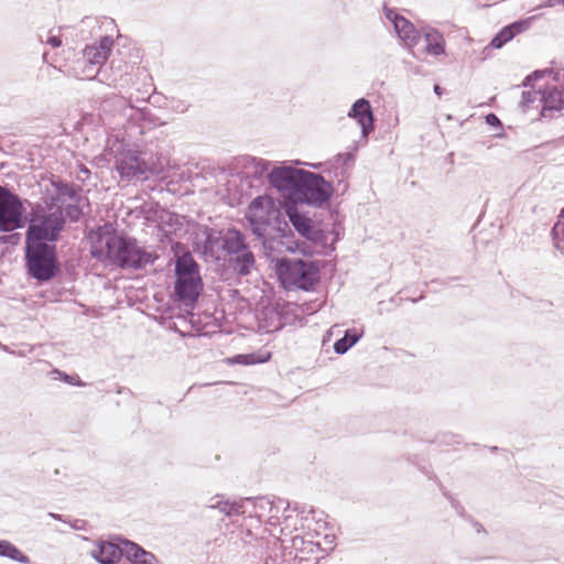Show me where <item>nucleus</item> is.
<instances>
[{"label": "nucleus", "instance_id": "20e7f679", "mask_svg": "<svg viewBox=\"0 0 564 564\" xmlns=\"http://www.w3.org/2000/svg\"><path fill=\"white\" fill-rule=\"evenodd\" d=\"M275 272L286 289L310 291L319 281V267L314 261L280 259Z\"/></svg>", "mask_w": 564, "mask_h": 564}, {"label": "nucleus", "instance_id": "2eb2a0df", "mask_svg": "<svg viewBox=\"0 0 564 564\" xmlns=\"http://www.w3.org/2000/svg\"><path fill=\"white\" fill-rule=\"evenodd\" d=\"M348 116L356 119L361 127L362 137L367 135L373 130V116L370 102L364 98L358 99L351 107Z\"/></svg>", "mask_w": 564, "mask_h": 564}, {"label": "nucleus", "instance_id": "c85d7f7f", "mask_svg": "<svg viewBox=\"0 0 564 564\" xmlns=\"http://www.w3.org/2000/svg\"><path fill=\"white\" fill-rule=\"evenodd\" d=\"M0 555L10 557L20 563L29 562V557L8 541H0Z\"/></svg>", "mask_w": 564, "mask_h": 564}, {"label": "nucleus", "instance_id": "393cba45", "mask_svg": "<svg viewBox=\"0 0 564 564\" xmlns=\"http://www.w3.org/2000/svg\"><path fill=\"white\" fill-rule=\"evenodd\" d=\"M522 30L521 24H511L506 28H503L490 42V46L494 48H500L506 43H508L510 40L513 39V36L517 33H520Z\"/></svg>", "mask_w": 564, "mask_h": 564}, {"label": "nucleus", "instance_id": "39448f33", "mask_svg": "<svg viewBox=\"0 0 564 564\" xmlns=\"http://www.w3.org/2000/svg\"><path fill=\"white\" fill-rule=\"evenodd\" d=\"M338 239L339 231L335 226L332 229L314 228L304 241L292 240L290 236L286 240H282L279 252L301 253L308 257L328 256L335 250Z\"/></svg>", "mask_w": 564, "mask_h": 564}, {"label": "nucleus", "instance_id": "cd10ccee", "mask_svg": "<svg viewBox=\"0 0 564 564\" xmlns=\"http://www.w3.org/2000/svg\"><path fill=\"white\" fill-rule=\"evenodd\" d=\"M360 337L361 335L359 333L347 330L345 333V336L334 344L335 352L339 355L345 354L350 347H352L359 340Z\"/></svg>", "mask_w": 564, "mask_h": 564}, {"label": "nucleus", "instance_id": "a211bd4d", "mask_svg": "<svg viewBox=\"0 0 564 564\" xmlns=\"http://www.w3.org/2000/svg\"><path fill=\"white\" fill-rule=\"evenodd\" d=\"M90 554L100 564H113L124 554V547L121 549L111 542H100L91 550Z\"/></svg>", "mask_w": 564, "mask_h": 564}, {"label": "nucleus", "instance_id": "72a5a7b5", "mask_svg": "<svg viewBox=\"0 0 564 564\" xmlns=\"http://www.w3.org/2000/svg\"><path fill=\"white\" fill-rule=\"evenodd\" d=\"M304 540L303 538L299 536V535H295L292 538V545L293 547H297L299 544H304Z\"/></svg>", "mask_w": 564, "mask_h": 564}, {"label": "nucleus", "instance_id": "e433bc0d", "mask_svg": "<svg viewBox=\"0 0 564 564\" xmlns=\"http://www.w3.org/2000/svg\"><path fill=\"white\" fill-rule=\"evenodd\" d=\"M50 517L54 518V519H59V516L58 514H55V513H48Z\"/></svg>", "mask_w": 564, "mask_h": 564}, {"label": "nucleus", "instance_id": "423d86ee", "mask_svg": "<svg viewBox=\"0 0 564 564\" xmlns=\"http://www.w3.org/2000/svg\"><path fill=\"white\" fill-rule=\"evenodd\" d=\"M109 155L115 156V167L121 178L145 180L149 174H159L160 169L145 161L135 150L126 149L122 142L116 141L109 148Z\"/></svg>", "mask_w": 564, "mask_h": 564}, {"label": "nucleus", "instance_id": "6ab92c4d", "mask_svg": "<svg viewBox=\"0 0 564 564\" xmlns=\"http://www.w3.org/2000/svg\"><path fill=\"white\" fill-rule=\"evenodd\" d=\"M124 555L131 564H159L153 553L130 541L124 542Z\"/></svg>", "mask_w": 564, "mask_h": 564}, {"label": "nucleus", "instance_id": "1a4fd4ad", "mask_svg": "<svg viewBox=\"0 0 564 564\" xmlns=\"http://www.w3.org/2000/svg\"><path fill=\"white\" fill-rule=\"evenodd\" d=\"M305 173L306 171L293 167L292 165H282L274 167L269 173L268 178L273 188L284 198L294 203Z\"/></svg>", "mask_w": 564, "mask_h": 564}, {"label": "nucleus", "instance_id": "412c9836", "mask_svg": "<svg viewBox=\"0 0 564 564\" xmlns=\"http://www.w3.org/2000/svg\"><path fill=\"white\" fill-rule=\"evenodd\" d=\"M254 269L256 259L252 251H250L248 247L236 253L234 259V270L239 275H249Z\"/></svg>", "mask_w": 564, "mask_h": 564}, {"label": "nucleus", "instance_id": "c9c22d12", "mask_svg": "<svg viewBox=\"0 0 564 564\" xmlns=\"http://www.w3.org/2000/svg\"><path fill=\"white\" fill-rule=\"evenodd\" d=\"M434 91H435V94H437V95H441V94H442L441 87H440L438 85H435V86H434Z\"/></svg>", "mask_w": 564, "mask_h": 564}, {"label": "nucleus", "instance_id": "f03ea898", "mask_svg": "<svg viewBox=\"0 0 564 564\" xmlns=\"http://www.w3.org/2000/svg\"><path fill=\"white\" fill-rule=\"evenodd\" d=\"M280 204L271 196L262 195L251 200L246 218L252 232L262 240L265 250L280 249V242L286 240L291 230L288 224L281 221Z\"/></svg>", "mask_w": 564, "mask_h": 564}, {"label": "nucleus", "instance_id": "f3484780", "mask_svg": "<svg viewBox=\"0 0 564 564\" xmlns=\"http://www.w3.org/2000/svg\"><path fill=\"white\" fill-rule=\"evenodd\" d=\"M285 213L295 230L305 239L314 230V221L294 205L286 206Z\"/></svg>", "mask_w": 564, "mask_h": 564}, {"label": "nucleus", "instance_id": "f704fd0d", "mask_svg": "<svg viewBox=\"0 0 564 564\" xmlns=\"http://www.w3.org/2000/svg\"><path fill=\"white\" fill-rule=\"evenodd\" d=\"M486 119H487V122L490 124H494L496 122L499 123L498 118L492 113L488 115Z\"/></svg>", "mask_w": 564, "mask_h": 564}, {"label": "nucleus", "instance_id": "2f4dec72", "mask_svg": "<svg viewBox=\"0 0 564 564\" xmlns=\"http://www.w3.org/2000/svg\"><path fill=\"white\" fill-rule=\"evenodd\" d=\"M299 520V513L296 512V510L289 509L288 514L284 517L283 527L281 531L284 532L285 530H289L291 532L292 530H297Z\"/></svg>", "mask_w": 564, "mask_h": 564}, {"label": "nucleus", "instance_id": "58836bf2", "mask_svg": "<svg viewBox=\"0 0 564 564\" xmlns=\"http://www.w3.org/2000/svg\"><path fill=\"white\" fill-rule=\"evenodd\" d=\"M530 80V77L527 78V82H524V86H528V82Z\"/></svg>", "mask_w": 564, "mask_h": 564}, {"label": "nucleus", "instance_id": "7ed1b4c3", "mask_svg": "<svg viewBox=\"0 0 564 564\" xmlns=\"http://www.w3.org/2000/svg\"><path fill=\"white\" fill-rule=\"evenodd\" d=\"M88 239L91 256L100 261H110L122 268H138L145 257L134 240L119 236L111 224H105L93 230Z\"/></svg>", "mask_w": 564, "mask_h": 564}, {"label": "nucleus", "instance_id": "9d476101", "mask_svg": "<svg viewBox=\"0 0 564 564\" xmlns=\"http://www.w3.org/2000/svg\"><path fill=\"white\" fill-rule=\"evenodd\" d=\"M332 193V185L319 174L306 171L294 203L321 206L329 199Z\"/></svg>", "mask_w": 564, "mask_h": 564}, {"label": "nucleus", "instance_id": "c756f323", "mask_svg": "<svg viewBox=\"0 0 564 564\" xmlns=\"http://www.w3.org/2000/svg\"><path fill=\"white\" fill-rule=\"evenodd\" d=\"M65 210L66 215L69 217L70 220H78L82 215V208L79 206V195L75 191L74 199L67 200L65 204H63L62 213Z\"/></svg>", "mask_w": 564, "mask_h": 564}, {"label": "nucleus", "instance_id": "4468645a", "mask_svg": "<svg viewBox=\"0 0 564 564\" xmlns=\"http://www.w3.org/2000/svg\"><path fill=\"white\" fill-rule=\"evenodd\" d=\"M151 219L150 216L147 217ZM156 223L159 229L166 236L178 235V232L185 230L186 219L183 216L174 214L166 209H158L154 212L152 218Z\"/></svg>", "mask_w": 564, "mask_h": 564}, {"label": "nucleus", "instance_id": "7c9ffc66", "mask_svg": "<svg viewBox=\"0 0 564 564\" xmlns=\"http://www.w3.org/2000/svg\"><path fill=\"white\" fill-rule=\"evenodd\" d=\"M554 243L555 247L564 253V210L558 216V220L556 221L553 228Z\"/></svg>", "mask_w": 564, "mask_h": 564}, {"label": "nucleus", "instance_id": "f257e3e1", "mask_svg": "<svg viewBox=\"0 0 564 564\" xmlns=\"http://www.w3.org/2000/svg\"><path fill=\"white\" fill-rule=\"evenodd\" d=\"M48 199L44 206L39 205L30 219L26 243L48 245L55 241L63 229L64 217L62 207L67 200L74 199L75 189L64 183H51Z\"/></svg>", "mask_w": 564, "mask_h": 564}, {"label": "nucleus", "instance_id": "a878e982", "mask_svg": "<svg viewBox=\"0 0 564 564\" xmlns=\"http://www.w3.org/2000/svg\"><path fill=\"white\" fill-rule=\"evenodd\" d=\"M426 52L432 55H442L445 52V41L443 36L436 32L431 31L425 34Z\"/></svg>", "mask_w": 564, "mask_h": 564}, {"label": "nucleus", "instance_id": "f8f14e48", "mask_svg": "<svg viewBox=\"0 0 564 564\" xmlns=\"http://www.w3.org/2000/svg\"><path fill=\"white\" fill-rule=\"evenodd\" d=\"M113 46L111 36H104L98 44L86 46L84 50V61L87 65L83 68L78 77L82 79L95 78L98 69L107 61Z\"/></svg>", "mask_w": 564, "mask_h": 564}, {"label": "nucleus", "instance_id": "6e6552de", "mask_svg": "<svg viewBox=\"0 0 564 564\" xmlns=\"http://www.w3.org/2000/svg\"><path fill=\"white\" fill-rule=\"evenodd\" d=\"M25 259L29 273L39 281L51 280L56 272L55 247L26 243Z\"/></svg>", "mask_w": 564, "mask_h": 564}, {"label": "nucleus", "instance_id": "ea45409f", "mask_svg": "<svg viewBox=\"0 0 564 564\" xmlns=\"http://www.w3.org/2000/svg\"><path fill=\"white\" fill-rule=\"evenodd\" d=\"M558 2L563 3L564 4V0H558Z\"/></svg>", "mask_w": 564, "mask_h": 564}, {"label": "nucleus", "instance_id": "4be33fe9", "mask_svg": "<svg viewBox=\"0 0 564 564\" xmlns=\"http://www.w3.org/2000/svg\"><path fill=\"white\" fill-rule=\"evenodd\" d=\"M223 243H225L226 254H236L248 247L245 242L243 235L234 228L224 231Z\"/></svg>", "mask_w": 564, "mask_h": 564}, {"label": "nucleus", "instance_id": "aec40b11", "mask_svg": "<svg viewBox=\"0 0 564 564\" xmlns=\"http://www.w3.org/2000/svg\"><path fill=\"white\" fill-rule=\"evenodd\" d=\"M224 232L214 229L206 231L204 241V252L216 260H220L226 256L225 243H223Z\"/></svg>", "mask_w": 564, "mask_h": 564}, {"label": "nucleus", "instance_id": "b1692460", "mask_svg": "<svg viewBox=\"0 0 564 564\" xmlns=\"http://www.w3.org/2000/svg\"><path fill=\"white\" fill-rule=\"evenodd\" d=\"M540 100L543 102L544 109H562L564 105V94L556 87H551L544 91H538Z\"/></svg>", "mask_w": 564, "mask_h": 564}, {"label": "nucleus", "instance_id": "0eeeda50", "mask_svg": "<svg viewBox=\"0 0 564 564\" xmlns=\"http://www.w3.org/2000/svg\"><path fill=\"white\" fill-rule=\"evenodd\" d=\"M175 294L183 304L192 305L198 297L203 284L198 265L191 254L178 257L175 263Z\"/></svg>", "mask_w": 564, "mask_h": 564}, {"label": "nucleus", "instance_id": "9b49d317", "mask_svg": "<svg viewBox=\"0 0 564 564\" xmlns=\"http://www.w3.org/2000/svg\"><path fill=\"white\" fill-rule=\"evenodd\" d=\"M23 226V205L20 198L0 187V230L12 231Z\"/></svg>", "mask_w": 564, "mask_h": 564}, {"label": "nucleus", "instance_id": "473e14b6", "mask_svg": "<svg viewBox=\"0 0 564 564\" xmlns=\"http://www.w3.org/2000/svg\"><path fill=\"white\" fill-rule=\"evenodd\" d=\"M43 43L51 45L52 47H59L62 45V40L58 35H54L51 32L46 35L45 40L41 39Z\"/></svg>", "mask_w": 564, "mask_h": 564}, {"label": "nucleus", "instance_id": "4c0bfd02", "mask_svg": "<svg viewBox=\"0 0 564 564\" xmlns=\"http://www.w3.org/2000/svg\"><path fill=\"white\" fill-rule=\"evenodd\" d=\"M15 237H17V235H11V236L7 237L6 239H8V240H12V239H14Z\"/></svg>", "mask_w": 564, "mask_h": 564}, {"label": "nucleus", "instance_id": "bb28decb", "mask_svg": "<svg viewBox=\"0 0 564 564\" xmlns=\"http://www.w3.org/2000/svg\"><path fill=\"white\" fill-rule=\"evenodd\" d=\"M271 358L270 352H252V354H243L237 355L229 359L230 364L237 365H256L268 361Z\"/></svg>", "mask_w": 564, "mask_h": 564}, {"label": "nucleus", "instance_id": "5701e85b", "mask_svg": "<svg viewBox=\"0 0 564 564\" xmlns=\"http://www.w3.org/2000/svg\"><path fill=\"white\" fill-rule=\"evenodd\" d=\"M252 503L250 499H245L240 501H229V500H216L215 502H210L209 508H217L219 511L225 513L228 517L243 514L246 512V506Z\"/></svg>", "mask_w": 564, "mask_h": 564}, {"label": "nucleus", "instance_id": "dca6fc26", "mask_svg": "<svg viewBox=\"0 0 564 564\" xmlns=\"http://www.w3.org/2000/svg\"><path fill=\"white\" fill-rule=\"evenodd\" d=\"M117 105L123 107V115L126 117L133 121L142 122V129L163 124V122L153 116L147 108H135L128 105L123 98H117Z\"/></svg>", "mask_w": 564, "mask_h": 564}, {"label": "nucleus", "instance_id": "ddd939ff", "mask_svg": "<svg viewBox=\"0 0 564 564\" xmlns=\"http://www.w3.org/2000/svg\"><path fill=\"white\" fill-rule=\"evenodd\" d=\"M386 17L393 23L395 33L406 47L412 48L419 43L420 34L410 21L391 9H386Z\"/></svg>", "mask_w": 564, "mask_h": 564}]
</instances>
